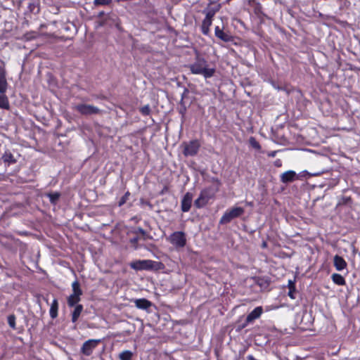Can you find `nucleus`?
<instances>
[{"mask_svg": "<svg viewBox=\"0 0 360 360\" xmlns=\"http://www.w3.org/2000/svg\"><path fill=\"white\" fill-rule=\"evenodd\" d=\"M263 313L262 307H255L245 318L247 319V322L252 323L255 320L259 319L262 314Z\"/></svg>", "mask_w": 360, "mask_h": 360, "instance_id": "nucleus-13", "label": "nucleus"}, {"mask_svg": "<svg viewBox=\"0 0 360 360\" xmlns=\"http://www.w3.org/2000/svg\"><path fill=\"white\" fill-rule=\"evenodd\" d=\"M133 356V353L129 350H124L122 352L120 355V360H131Z\"/></svg>", "mask_w": 360, "mask_h": 360, "instance_id": "nucleus-27", "label": "nucleus"}, {"mask_svg": "<svg viewBox=\"0 0 360 360\" xmlns=\"http://www.w3.org/2000/svg\"><path fill=\"white\" fill-rule=\"evenodd\" d=\"M250 141L253 148L256 149H260L261 146L259 143L254 138H250Z\"/></svg>", "mask_w": 360, "mask_h": 360, "instance_id": "nucleus-36", "label": "nucleus"}, {"mask_svg": "<svg viewBox=\"0 0 360 360\" xmlns=\"http://www.w3.org/2000/svg\"><path fill=\"white\" fill-rule=\"evenodd\" d=\"M45 195L49 198V201L51 205H56L58 202L61 194L60 193L56 191L45 193Z\"/></svg>", "mask_w": 360, "mask_h": 360, "instance_id": "nucleus-19", "label": "nucleus"}, {"mask_svg": "<svg viewBox=\"0 0 360 360\" xmlns=\"http://www.w3.org/2000/svg\"><path fill=\"white\" fill-rule=\"evenodd\" d=\"M333 264L336 270L338 271H342L345 269L347 265L345 259L342 257L339 256L338 255H335L333 258Z\"/></svg>", "mask_w": 360, "mask_h": 360, "instance_id": "nucleus-14", "label": "nucleus"}, {"mask_svg": "<svg viewBox=\"0 0 360 360\" xmlns=\"http://www.w3.org/2000/svg\"><path fill=\"white\" fill-rule=\"evenodd\" d=\"M130 196V193L129 191H127L124 195L120 198V200H119L118 202V205L120 207L122 206L123 205H124L127 201L129 199V197Z\"/></svg>", "mask_w": 360, "mask_h": 360, "instance_id": "nucleus-31", "label": "nucleus"}, {"mask_svg": "<svg viewBox=\"0 0 360 360\" xmlns=\"http://www.w3.org/2000/svg\"><path fill=\"white\" fill-rule=\"evenodd\" d=\"M2 158L4 162H8V164H14L16 162V160L15 159L13 154L10 152H6L4 154Z\"/></svg>", "mask_w": 360, "mask_h": 360, "instance_id": "nucleus-26", "label": "nucleus"}, {"mask_svg": "<svg viewBox=\"0 0 360 360\" xmlns=\"http://www.w3.org/2000/svg\"><path fill=\"white\" fill-rule=\"evenodd\" d=\"M158 264V262L146 259V260H136L130 263V266L131 269L141 271V270H150L155 267V264Z\"/></svg>", "mask_w": 360, "mask_h": 360, "instance_id": "nucleus-6", "label": "nucleus"}, {"mask_svg": "<svg viewBox=\"0 0 360 360\" xmlns=\"http://www.w3.org/2000/svg\"><path fill=\"white\" fill-rule=\"evenodd\" d=\"M242 317H240L234 325V328L237 333H240L243 329H244L250 322H247V319H245L243 321L241 320Z\"/></svg>", "mask_w": 360, "mask_h": 360, "instance_id": "nucleus-23", "label": "nucleus"}, {"mask_svg": "<svg viewBox=\"0 0 360 360\" xmlns=\"http://www.w3.org/2000/svg\"><path fill=\"white\" fill-rule=\"evenodd\" d=\"M278 153L277 150L270 151L268 153V156L271 158H274L276 156V153Z\"/></svg>", "mask_w": 360, "mask_h": 360, "instance_id": "nucleus-40", "label": "nucleus"}, {"mask_svg": "<svg viewBox=\"0 0 360 360\" xmlns=\"http://www.w3.org/2000/svg\"><path fill=\"white\" fill-rule=\"evenodd\" d=\"M72 294L75 295H79V296L82 295L83 292L80 288V283H79L78 281L76 280L72 283Z\"/></svg>", "mask_w": 360, "mask_h": 360, "instance_id": "nucleus-25", "label": "nucleus"}, {"mask_svg": "<svg viewBox=\"0 0 360 360\" xmlns=\"http://www.w3.org/2000/svg\"><path fill=\"white\" fill-rule=\"evenodd\" d=\"M358 360H360V356H359V359H358Z\"/></svg>", "mask_w": 360, "mask_h": 360, "instance_id": "nucleus-48", "label": "nucleus"}, {"mask_svg": "<svg viewBox=\"0 0 360 360\" xmlns=\"http://www.w3.org/2000/svg\"><path fill=\"white\" fill-rule=\"evenodd\" d=\"M165 189H167V187H165V188H163V192H165Z\"/></svg>", "mask_w": 360, "mask_h": 360, "instance_id": "nucleus-45", "label": "nucleus"}, {"mask_svg": "<svg viewBox=\"0 0 360 360\" xmlns=\"http://www.w3.org/2000/svg\"><path fill=\"white\" fill-rule=\"evenodd\" d=\"M180 113H181V114H182V115H184V110H180Z\"/></svg>", "mask_w": 360, "mask_h": 360, "instance_id": "nucleus-44", "label": "nucleus"}, {"mask_svg": "<svg viewBox=\"0 0 360 360\" xmlns=\"http://www.w3.org/2000/svg\"><path fill=\"white\" fill-rule=\"evenodd\" d=\"M352 202V198L350 197H343L342 198L341 204L347 205Z\"/></svg>", "mask_w": 360, "mask_h": 360, "instance_id": "nucleus-38", "label": "nucleus"}, {"mask_svg": "<svg viewBox=\"0 0 360 360\" xmlns=\"http://www.w3.org/2000/svg\"><path fill=\"white\" fill-rule=\"evenodd\" d=\"M165 189H167V187H165V188H163V192H165Z\"/></svg>", "mask_w": 360, "mask_h": 360, "instance_id": "nucleus-47", "label": "nucleus"}, {"mask_svg": "<svg viewBox=\"0 0 360 360\" xmlns=\"http://www.w3.org/2000/svg\"><path fill=\"white\" fill-rule=\"evenodd\" d=\"M81 296L71 294L67 299L68 305L70 307H75L81 300Z\"/></svg>", "mask_w": 360, "mask_h": 360, "instance_id": "nucleus-21", "label": "nucleus"}, {"mask_svg": "<svg viewBox=\"0 0 360 360\" xmlns=\"http://www.w3.org/2000/svg\"><path fill=\"white\" fill-rule=\"evenodd\" d=\"M0 108L4 110L10 109L9 101L5 94H0Z\"/></svg>", "mask_w": 360, "mask_h": 360, "instance_id": "nucleus-24", "label": "nucleus"}, {"mask_svg": "<svg viewBox=\"0 0 360 360\" xmlns=\"http://www.w3.org/2000/svg\"><path fill=\"white\" fill-rule=\"evenodd\" d=\"M262 6L260 3H257L255 6V13L256 14H259L262 13Z\"/></svg>", "mask_w": 360, "mask_h": 360, "instance_id": "nucleus-37", "label": "nucleus"}, {"mask_svg": "<svg viewBox=\"0 0 360 360\" xmlns=\"http://www.w3.org/2000/svg\"><path fill=\"white\" fill-rule=\"evenodd\" d=\"M183 154L185 157L195 156L198 154L201 146L200 142L198 139L191 140L189 142H184Z\"/></svg>", "mask_w": 360, "mask_h": 360, "instance_id": "nucleus-4", "label": "nucleus"}, {"mask_svg": "<svg viewBox=\"0 0 360 360\" xmlns=\"http://www.w3.org/2000/svg\"><path fill=\"white\" fill-rule=\"evenodd\" d=\"M7 320H8V323L9 326L13 330H15L16 329V323H15L16 317H15V314H10L8 316Z\"/></svg>", "mask_w": 360, "mask_h": 360, "instance_id": "nucleus-28", "label": "nucleus"}, {"mask_svg": "<svg viewBox=\"0 0 360 360\" xmlns=\"http://www.w3.org/2000/svg\"><path fill=\"white\" fill-rule=\"evenodd\" d=\"M215 181L219 184H220V181L218 179H216Z\"/></svg>", "mask_w": 360, "mask_h": 360, "instance_id": "nucleus-43", "label": "nucleus"}, {"mask_svg": "<svg viewBox=\"0 0 360 360\" xmlns=\"http://www.w3.org/2000/svg\"><path fill=\"white\" fill-rule=\"evenodd\" d=\"M7 89L6 71L4 66H0V94H5Z\"/></svg>", "mask_w": 360, "mask_h": 360, "instance_id": "nucleus-12", "label": "nucleus"}, {"mask_svg": "<svg viewBox=\"0 0 360 360\" xmlns=\"http://www.w3.org/2000/svg\"><path fill=\"white\" fill-rule=\"evenodd\" d=\"M134 304L138 309H147L152 305L151 302L146 298L136 299L134 300Z\"/></svg>", "mask_w": 360, "mask_h": 360, "instance_id": "nucleus-16", "label": "nucleus"}, {"mask_svg": "<svg viewBox=\"0 0 360 360\" xmlns=\"http://www.w3.org/2000/svg\"><path fill=\"white\" fill-rule=\"evenodd\" d=\"M274 165L276 167H281L282 165H283V162H282V160L281 159H276L274 162Z\"/></svg>", "mask_w": 360, "mask_h": 360, "instance_id": "nucleus-39", "label": "nucleus"}, {"mask_svg": "<svg viewBox=\"0 0 360 360\" xmlns=\"http://www.w3.org/2000/svg\"><path fill=\"white\" fill-rule=\"evenodd\" d=\"M191 73L195 75H202L205 78L212 77L214 72V68H207V60L199 56H197L195 62L189 65Z\"/></svg>", "mask_w": 360, "mask_h": 360, "instance_id": "nucleus-1", "label": "nucleus"}, {"mask_svg": "<svg viewBox=\"0 0 360 360\" xmlns=\"http://www.w3.org/2000/svg\"><path fill=\"white\" fill-rule=\"evenodd\" d=\"M202 199H204L207 202L210 200L212 199L215 195V191L211 187L205 188L200 191L199 195Z\"/></svg>", "mask_w": 360, "mask_h": 360, "instance_id": "nucleus-15", "label": "nucleus"}, {"mask_svg": "<svg viewBox=\"0 0 360 360\" xmlns=\"http://www.w3.org/2000/svg\"><path fill=\"white\" fill-rule=\"evenodd\" d=\"M83 305L82 304H77L75 307V309L74 310L72 311V314H71V321L72 323H76L82 311H83Z\"/></svg>", "mask_w": 360, "mask_h": 360, "instance_id": "nucleus-17", "label": "nucleus"}, {"mask_svg": "<svg viewBox=\"0 0 360 360\" xmlns=\"http://www.w3.org/2000/svg\"><path fill=\"white\" fill-rule=\"evenodd\" d=\"M165 189H167V187H165V188H163V192H165Z\"/></svg>", "mask_w": 360, "mask_h": 360, "instance_id": "nucleus-46", "label": "nucleus"}, {"mask_svg": "<svg viewBox=\"0 0 360 360\" xmlns=\"http://www.w3.org/2000/svg\"><path fill=\"white\" fill-rule=\"evenodd\" d=\"M245 210L240 207H234L230 210H227L220 219L221 224H226L231 222L233 219L238 218L243 214Z\"/></svg>", "mask_w": 360, "mask_h": 360, "instance_id": "nucleus-3", "label": "nucleus"}, {"mask_svg": "<svg viewBox=\"0 0 360 360\" xmlns=\"http://www.w3.org/2000/svg\"><path fill=\"white\" fill-rule=\"evenodd\" d=\"M214 34L217 38L224 42H231L234 39L232 35H231L229 32H224V30L220 29L219 26L215 27Z\"/></svg>", "mask_w": 360, "mask_h": 360, "instance_id": "nucleus-10", "label": "nucleus"}, {"mask_svg": "<svg viewBox=\"0 0 360 360\" xmlns=\"http://www.w3.org/2000/svg\"><path fill=\"white\" fill-rule=\"evenodd\" d=\"M276 3H278L280 5L286 6L287 3L284 0H276Z\"/></svg>", "mask_w": 360, "mask_h": 360, "instance_id": "nucleus-41", "label": "nucleus"}, {"mask_svg": "<svg viewBox=\"0 0 360 360\" xmlns=\"http://www.w3.org/2000/svg\"><path fill=\"white\" fill-rule=\"evenodd\" d=\"M134 233L136 234H141L144 239H146V238H148L149 236H148V234L147 233V232L141 227H138L134 231Z\"/></svg>", "mask_w": 360, "mask_h": 360, "instance_id": "nucleus-33", "label": "nucleus"}, {"mask_svg": "<svg viewBox=\"0 0 360 360\" xmlns=\"http://www.w3.org/2000/svg\"><path fill=\"white\" fill-rule=\"evenodd\" d=\"M208 202L199 195L198 198L194 201V205L197 208H202L205 207Z\"/></svg>", "mask_w": 360, "mask_h": 360, "instance_id": "nucleus-29", "label": "nucleus"}, {"mask_svg": "<svg viewBox=\"0 0 360 360\" xmlns=\"http://www.w3.org/2000/svg\"><path fill=\"white\" fill-rule=\"evenodd\" d=\"M331 278H332V281H333L334 283H335L336 285H346V281L345 279V278L339 274H333L331 276Z\"/></svg>", "mask_w": 360, "mask_h": 360, "instance_id": "nucleus-22", "label": "nucleus"}, {"mask_svg": "<svg viewBox=\"0 0 360 360\" xmlns=\"http://www.w3.org/2000/svg\"><path fill=\"white\" fill-rule=\"evenodd\" d=\"M112 0H94V4L96 6H107L112 3Z\"/></svg>", "mask_w": 360, "mask_h": 360, "instance_id": "nucleus-34", "label": "nucleus"}, {"mask_svg": "<svg viewBox=\"0 0 360 360\" xmlns=\"http://www.w3.org/2000/svg\"><path fill=\"white\" fill-rule=\"evenodd\" d=\"M27 10L30 13H38L39 9L34 2H30L27 6Z\"/></svg>", "mask_w": 360, "mask_h": 360, "instance_id": "nucleus-32", "label": "nucleus"}, {"mask_svg": "<svg viewBox=\"0 0 360 360\" xmlns=\"http://www.w3.org/2000/svg\"><path fill=\"white\" fill-rule=\"evenodd\" d=\"M58 301L57 299H53L49 309V314L51 319H56L58 315Z\"/></svg>", "mask_w": 360, "mask_h": 360, "instance_id": "nucleus-18", "label": "nucleus"}, {"mask_svg": "<svg viewBox=\"0 0 360 360\" xmlns=\"http://www.w3.org/2000/svg\"><path fill=\"white\" fill-rule=\"evenodd\" d=\"M297 179V175L293 170H288L285 172L280 176V180L283 184H288L295 181Z\"/></svg>", "mask_w": 360, "mask_h": 360, "instance_id": "nucleus-11", "label": "nucleus"}, {"mask_svg": "<svg viewBox=\"0 0 360 360\" xmlns=\"http://www.w3.org/2000/svg\"><path fill=\"white\" fill-rule=\"evenodd\" d=\"M25 37L27 39H30L31 37L28 36V34H25Z\"/></svg>", "mask_w": 360, "mask_h": 360, "instance_id": "nucleus-42", "label": "nucleus"}, {"mask_svg": "<svg viewBox=\"0 0 360 360\" xmlns=\"http://www.w3.org/2000/svg\"><path fill=\"white\" fill-rule=\"evenodd\" d=\"M217 9H209L208 11H203L202 13L205 14V18L202 22L201 32L204 35L210 34V27L212 24L213 18L217 13Z\"/></svg>", "mask_w": 360, "mask_h": 360, "instance_id": "nucleus-5", "label": "nucleus"}, {"mask_svg": "<svg viewBox=\"0 0 360 360\" xmlns=\"http://www.w3.org/2000/svg\"><path fill=\"white\" fill-rule=\"evenodd\" d=\"M193 194L187 192L183 197L181 202V209L183 212H187L190 210L192 205Z\"/></svg>", "mask_w": 360, "mask_h": 360, "instance_id": "nucleus-9", "label": "nucleus"}, {"mask_svg": "<svg viewBox=\"0 0 360 360\" xmlns=\"http://www.w3.org/2000/svg\"><path fill=\"white\" fill-rule=\"evenodd\" d=\"M288 289H289L288 295L292 300H295L296 298L295 295H296V292H297L296 286H295V281H292V280H289L288 281Z\"/></svg>", "mask_w": 360, "mask_h": 360, "instance_id": "nucleus-20", "label": "nucleus"}, {"mask_svg": "<svg viewBox=\"0 0 360 360\" xmlns=\"http://www.w3.org/2000/svg\"><path fill=\"white\" fill-rule=\"evenodd\" d=\"M75 109L83 115L99 114L100 110L96 106L88 104H78Z\"/></svg>", "mask_w": 360, "mask_h": 360, "instance_id": "nucleus-7", "label": "nucleus"}, {"mask_svg": "<svg viewBox=\"0 0 360 360\" xmlns=\"http://www.w3.org/2000/svg\"><path fill=\"white\" fill-rule=\"evenodd\" d=\"M100 340L90 339L84 342L81 347V352L85 356L92 354L94 349L100 343Z\"/></svg>", "mask_w": 360, "mask_h": 360, "instance_id": "nucleus-8", "label": "nucleus"}, {"mask_svg": "<svg viewBox=\"0 0 360 360\" xmlns=\"http://www.w3.org/2000/svg\"><path fill=\"white\" fill-rule=\"evenodd\" d=\"M150 108L149 106V105H146L143 107H141L140 109H139V112L141 113L142 115L143 116H147V115H149L150 113Z\"/></svg>", "mask_w": 360, "mask_h": 360, "instance_id": "nucleus-30", "label": "nucleus"}, {"mask_svg": "<svg viewBox=\"0 0 360 360\" xmlns=\"http://www.w3.org/2000/svg\"><path fill=\"white\" fill-rule=\"evenodd\" d=\"M139 240V238L136 236L130 239V243L134 247L135 249L138 248V243Z\"/></svg>", "mask_w": 360, "mask_h": 360, "instance_id": "nucleus-35", "label": "nucleus"}, {"mask_svg": "<svg viewBox=\"0 0 360 360\" xmlns=\"http://www.w3.org/2000/svg\"><path fill=\"white\" fill-rule=\"evenodd\" d=\"M167 240L176 249L183 248L186 245V235L184 231H174L167 238Z\"/></svg>", "mask_w": 360, "mask_h": 360, "instance_id": "nucleus-2", "label": "nucleus"}]
</instances>
